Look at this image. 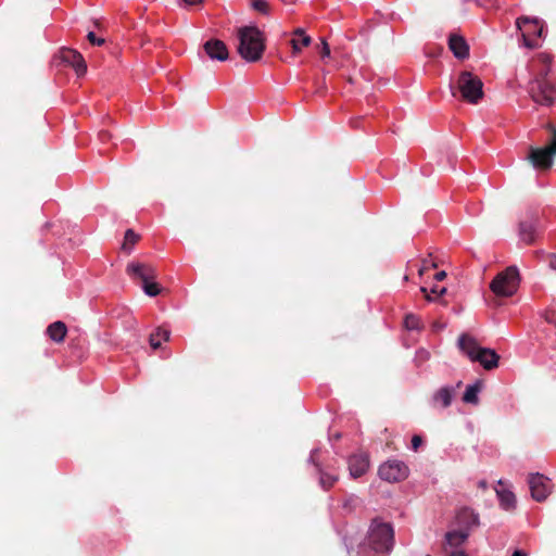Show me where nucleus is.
<instances>
[{
    "instance_id": "obj_24",
    "label": "nucleus",
    "mask_w": 556,
    "mask_h": 556,
    "mask_svg": "<svg viewBox=\"0 0 556 556\" xmlns=\"http://www.w3.org/2000/svg\"><path fill=\"white\" fill-rule=\"evenodd\" d=\"M169 338L170 331L159 327L150 334L149 343L153 350H157L161 348L162 340L168 341Z\"/></svg>"
},
{
    "instance_id": "obj_27",
    "label": "nucleus",
    "mask_w": 556,
    "mask_h": 556,
    "mask_svg": "<svg viewBox=\"0 0 556 556\" xmlns=\"http://www.w3.org/2000/svg\"><path fill=\"white\" fill-rule=\"evenodd\" d=\"M312 42V39L309 36H303L301 38H293L291 40V46L294 53H298L301 51L302 47H307Z\"/></svg>"
},
{
    "instance_id": "obj_15",
    "label": "nucleus",
    "mask_w": 556,
    "mask_h": 556,
    "mask_svg": "<svg viewBox=\"0 0 556 556\" xmlns=\"http://www.w3.org/2000/svg\"><path fill=\"white\" fill-rule=\"evenodd\" d=\"M460 384L462 382H458L456 387L444 386L437 390L431 397L432 406L441 408H447L448 406H451L456 393V388H458Z\"/></svg>"
},
{
    "instance_id": "obj_32",
    "label": "nucleus",
    "mask_w": 556,
    "mask_h": 556,
    "mask_svg": "<svg viewBox=\"0 0 556 556\" xmlns=\"http://www.w3.org/2000/svg\"><path fill=\"white\" fill-rule=\"evenodd\" d=\"M87 39L89 40L90 43H92L94 46H102L104 43V39L97 37L93 31L88 33Z\"/></svg>"
},
{
    "instance_id": "obj_30",
    "label": "nucleus",
    "mask_w": 556,
    "mask_h": 556,
    "mask_svg": "<svg viewBox=\"0 0 556 556\" xmlns=\"http://www.w3.org/2000/svg\"><path fill=\"white\" fill-rule=\"evenodd\" d=\"M430 358V353L426 349H418L415 354L414 362L417 367H420Z\"/></svg>"
},
{
    "instance_id": "obj_14",
    "label": "nucleus",
    "mask_w": 556,
    "mask_h": 556,
    "mask_svg": "<svg viewBox=\"0 0 556 556\" xmlns=\"http://www.w3.org/2000/svg\"><path fill=\"white\" fill-rule=\"evenodd\" d=\"M318 452H319L318 448L312 450L308 462L312 463L316 467V470L318 473V483H319L320 488L323 490L327 491L331 486H333V484L338 481L339 478L337 475L330 473L321 468L319 463L316 460V455L318 454Z\"/></svg>"
},
{
    "instance_id": "obj_42",
    "label": "nucleus",
    "mask_w": 556,
    "mask_h": 556,
    "mask_svg": "<svg viewBox=\"0 0 556 556\" xmlns=\"http://www.w3.org/2000/svg\"><path fill=\"white\" fill-rule=\"evenodd\" d=\"M479 485H480L481 488H485L486 483H485V481H480V482H479Z\"/></svg>"
},
{
    "instance_id": "obj_7",
    "label": "nucleus",
    "mask_w": 556,
    "mask_h": 556,
    "mask_svg": "<svg viewBox=\"0 0 556 556\" xmlns=\"http://www.w3.org/2000/svg\"><path fill=\"white\" fill-rule=\"evenodd\" d=\"M516 28L520 33L526 48L534 49L540 46L544 31V22L538 17L521 16L516 20Z\"/></svg>"
},
{
    "instance_id": "obj_21",
    "label": "nucleus",
    "mask_w": 556,
    "mask_h": 556,
    "mask_svg": "<svg viewBox=\"0 0 556 556\" xmlns=\"http://www.w3.org/2000/svg\"><path fill=\"white\" fill-rule=\"evenodd\" d=\"M500 506L505 510H513L516 507V496L507 489H495Z\"/></svg>"
},
{
    "instance_id": "obj_25",
    "label": "nucleus",
    "mask_w": 556,
    "mask_h": 556,
    "mask_svg": "<svg viewBox=\"0 0 556 556\" xmlns=\"http://www.w3.org/2000/svg\"><path fill=\"white\" fill-rule=\"evenodd\" d=\"M359 505H361V500L356 495L350 494V495H346V497L343 500L342 508L346 513H351Z\"/></svg>"
},
{
    "instance_id": "obj_28",
    "label": "nucleus",
    "mask_w": 556,
    "mask_h": 556,
    "mask_svg": "<svg viewBox=\"0 0 556 556\" xmlns=\"http://www.w3.org/2000/svg\"><path fill=\"white\" fill-rule=\"evenodd\" d=\"M138 239L139 236L135 233L131 229H128L125 232L123 249L130 251L131 247L138 241Z\"/></svg>"
},
{
    "instance_id": "obj_41",
    "label": "nucleus",
    "mask_w": 556,
    "mask_h": 556,
    "mask_svg": "<svg viewBox=\"0 0 556 556\" xmlns=\"http://www.w3.org/2000/svg\"><path fill=\"white\" fill-rule=\"evenodd\" d=\"M345 546H346V548H348V552H349V553H351L352 542H348V541L345 540Z\"/></svg>"
},
{
    "instance_id": "obj_18",
    "label": "nucleus",
    "mask_w": 556,
    "mask_h": 556,
    "mask_svg": "<svg viewBox=\"0 0 556 556\" xmlns=\"http://www.w3.org/2000/svg\"><path fill=\"white\" fill-rule=\"evenodd\" d=\"M469 533L467 530L454 529L445 533L443 548L448 553L451 551L459 549V547L467 541Z\"/></svg>"
},
{
    "instance_id": "obj_6",
    "label": "nucleus",
    "mask_w": 556,
    "mask_h": 556,
    "mask_svg": "<svg viewBox=\"0 0 556 556\" xmlns=\"http://www.w3.org/2000/svg\"><path fill=\"white\" fill-rule=\"evenodd\" d=\"M520 285V274L517 266H508L498 273L490 283V289L497 296L508 298L514 295Z\"/></svg>"
},
{
    "instance_id": "obj_8",
    "label": "nucleus",
    "mask_w": 556,
    "mask_h": 556,
    "mask_svg": "<svg viewBox=\"0 0 556 556\" xmlns=\"http://www.w3.org/2000/svg\"><path fill=\"white\" fill-rule=\"evenodd\" d=\"M127 273L141 279L142 289L147 295L156 296L161 292L159 285L150 281L155 277V273L152 267L140 263H131L127 266Z\"/></svg>"
},
{
    "instance_id": "obj_9",
    "label": "nucleus",
    "mask_w": 556,
    "mask_h": 556,
    "mask_svg": "<svg viewBox=\"0 0 556 556\" xmlns=\"http://www.w3.org/2000/svg\"><path fill=\"white\" fill-rule=\"evenodd\" d=\"M556 154V130H553V140L549 147L538 149L530 148L528 160L535 169H547L553 164V156Z\"/></svg>"
},
{
    "instance_id": "obj_12",
    "label": "nucleus",
    "mask_w": 556,
    "mask_h": 556,
    "mask_svg": "<svg viewBox=\"0 0 556 556\" xmlns=\"http://www.w3.org/2000/svg\"><path fill=\"white\" fill-rule=\"evenodd\" d=\"M528 484L531 492V496L536 502L545 501L551 493V481L547 477H545L542 473L535 472L529 475Z\"/></svg>"
},
{
    "instance_id": "obj_26",
    "label": "nucleus",
    "mask_w": 556,
    "mask_h": 556,
    "mask_svg": "<svg viewBox=\"0 0 556 556\" xmlns=\"http://www.w3.org/2000/svg\"><path fill=\"white\" fill-rule=\"evenodd\" d=\"M420 291L426 295L428 301H432L433 295L437 298L441 296L446 292V289L444 287L433 286L430 290H428L426 287H421Z\"/></svg>"
},
{
    "instance_id": "obj_40",
    "label": "nucleus",
    "mask_w": 556,
    "mask_h": 556,
    "mask_svg": "<svg viewBox=\"0 0 556 556\" xmlns=\"http://www.w3.org/2000/svg\"><path fill=\"white\" fill-rule=\"evenodd\" d=\"M513 556H527V555L521 551H515Z\"/></svg>"
},
{
    "instance_id": "obj_4",
    "label": "nucleus",
    "mask_w": 556,
    "mask_h": 556,
    "mask_svg": "<svg viewBox=\"0 0 556 556\" xmlns=\"http://www.w3.org/2000/svg\"><path fill=\"white\" fill-rule=\"evenodd\" d=\"M458 348L472 362H479L484 369L492 370L498 366L500 356L497 353L488 348H481L476 340L467 334L458 338Z\"/></svg>"
},
{
    "instance_id": "obj_10",
    "label": "nucleus",
    "mask_w": 556,
    "mask_h": 556,
    "mask_svg": "<svg viewBox=\"0 0 556 556\" xmlns=\"http://www.w3.org/2000/svg\"><path fill=\"white\" fill-rule=\"evenodd\" d=\"M408 467L404 462L392 459L379 467V477L388 482H399L408 477Z\"/></svg>"
},
{
    "instance_id": "obj_2",
    "label": "nucleus",
    "mask_w": 556,
    "mask_h": 556,
    "mask_svg": "<svg viewBox=\"0 0 556 556\" xmlns=\"http://www.w3.org/2000/svg\"><path fill=\"white\" fill-rule=\"evenodd\" d=\"M539 60L542 66L529 83V93L535 103L551 106L556 99V87L546 79L551 71V60L547 55H541Z\"/></svg>"
},
{
    "instance_id": "obj_38",
    "label": "nucleus",
    "mask_w": 556,
    "mask_h": 556,
    "mask_svg": "<svg viewBox=\"0 0 556 556\" xmlns=\"http://www.w3.org/2000/svg\"><path fill=\"white\" fill-rule=\"evenodd\" d=\"M445 277H446V273L444 270L437 273L434 276L435 280H438V281L443 280Z\"/></svg>"
},
{
    "instance_id": "obj_36",
    "label": "nucleus",
    "mask_w": 556,
    "mask_h": 556,
    "mask_svg": "<svg viewBox=\"0 0 556 556\" xmlns=\"http://www.w3.org/2000/svg\"><path fill=\"white\" fill-rule=\"evenodd\" d=\"M447 556H468L463 549L450 551Z\"/></svg>"
},
{
    "instance_id": "obj_33",
    "label": "nucleus",
    "mask_w": 556,
    "mask_h": 556,
    "mask_svg": "<svg viewBox=\"0 0 556 556\" xmlns=\"http://www.w3.org/2000/svg\"><path fill=\"white\" fill-rule=\"evenodd\" d=\"M320 55L323 59L330 56V48L326 40H321Z\"/></svg>"
},
{
    "instance_id": "obj_19",
    "label": "nucleus",
    "mask_w": 556,
    "mask_h": 556,
    "mask_svg": "<svg viewBox=\"0 0 556 556\" xmlns=\"http://www.w3.org/2000/svg\"><path fill=\"white\" fill-rule=\"evenodd\" d=\"M448 47L454 56L459 60H465L469 56V46L466 40L456 34H451L448 37Z\"/></svg>"
},
{
    "instance_id": "obj_44",
    "label": "nucleus",
    "mask_w": 556,
    "mask_h": 556,
    "mask_svg": "<svg viewBox=\"0 0 556 556\" xmlns=\"http://www.w3.org/2000/svg\"><path fill=\"white\" fill-rule=\"evenodd\" d=\"M427 556H431V555H427Z\"/></svg>"
},
{
    "instance_id": "obj_29",
    "label": "nucleus",
    "mask_w": 556,
    "mask_h": 556,
    "mask_svg": "<svg viewBox=\"0 0 556 556\" xmlns=\"http://www.w3.org/2000/svg\"><path fill=\"white\" fill-rule=\"evenodd\" d=\"M404 325L408 330H419L421 327L419 318L413 314L406 315Z\"/></svg>"
},
{
    "instance_id": "obj_11",
    "label": "nucleus",
    "mask_w": 556,
    "mask_h": 556,
    "mask_svg": "<svg viewBox=\"0 0 556 556\" xmlns=\"http://www.w3.org/2000/svg\"><path fill=\"white\" fill-rule=\"evenodd\" d=\"M541 229V219L538 213L529 212L519 222V238L522 242L531 244Z\"/></svg>"
},
{
    "instance_id": "obj_23",
    "label": "nucleus",
    "mask_w": 556,
    "mask_h": 556,
    "mask_svg": "<svg viewBox=\"0 0 556 556\" xmlns=\"http://www.w3.org/2000/svg\"><path fill=\"white\" fill-rule=\"evenodd\" d=\"M67 329L64 323L54 321L47 328V333L54 342H62L66 336Z\"/></svg>"
},
{
    "instance_id": "obj_1",
    "label": "nucleus",
    "mask_w": 556,
    "mask_h": 556,
    "mask_svg": "<svg viewBox=\"0 0 556 556\" xmlns=\"http://www.w3.org/2000/svg\"><path fill=\"white\" fill-rule=\"evenodd\" d=\"M394 544V531L389 522L378 518L369 526L366 538L357 545V556H388Z\"/></svg>"
},
{
    "instance_id": "obj_22",
    "label": "nucleus",
    "mask_w": 556,
    "mask_h": 556,
    "mask_svg": "<svg viewBox=\"0 0 556 556\" xmlns=\"http://www.w3.org/2000/svg\"><path fill=\"white\" fill-rule=\"evenodd\" d=\"M482 381L477 380L475 383L467 386L463 395V401L467 404L477 405L479 403V393L482 390Z\"/></svg>"
},
{
    "instance_id": "obj_43",
    "label": "nucleus",
    "mask_w": 556,
    "mask_h": 556,
    "mask_svg": "<svg viewBox=\"0 0 556 556\" xmlns=\"http://www.w3.org/2000/svg\"><path fill=\"white\" fill-rule=\"evenodd\" d=\"M497 484H498V485H503L504 483H503V481H502V480H498V481H497Z\"/></svg>"
},
{
    "instance_id": "obj_3",
    "label": "nucleus",
    "mask_w": 556,
    "mask_h": 556,
    "mask_svg": "<svg viewBox=\"0 0 556 556\" xmlns=\"http://www.w3.org/2000/svg\"><path fill=\"white\" fill-rule=\"evenodd\" d=\"M238 53L247 62H257L265 51L264 34L256 26L238 29Z\"/></svg>"
},
{
    "instance_id": "obj_39",
    "label": "nucleus",
    "mask_w": 556,
    "mask_h": 556,
    "mask_svg": "<svg viewBox=\"0 0 556 556\" xmlns=\"http://www.w3.org/2000/svg\"><path fill=\"white\" fill-rule=\"evenodd\" d=\"M186 4L194 5L201 3L203 0H182Z\"/></svg>"
},
{
    "instance_id": "obj_16",
    "label": "nucleus",
    "mask_w": 556,
    "mask_h": 556,
    "mask_svg": "<svg viewBox=\"0 0 556 556\" xmlns=\"http://www.w3.org/2000/svg\"><path fill=\"white\" fill-rule=\"evenodd\" d=\"M478 523V515L468 507L459 509L455 517V525L457 526V529L467 530L468 533H470V530Z\"/></svg>"
},
{
    "instance_id": "obj_13",
    "label": "nucleus",
    "mask_w": 556,
    "mask_h": 556,
    "mask_svg": "<svg viewBox=\"0 0 556 556\" xmlns=\"http://www.w3.org/2000/svg\"><path fill=\"white\" fill-rule=\"evenodd\" d=\"M60 59L63 63L71 65L78 76L84 75L87 71V65L81 54L70 48H63L60 51Z\"/></svg>"
},
{
    "instance_id": "obj_31",
    "label": "nucleus",
    "mask_w": 556,
    "mask_h": 556,
    "mask_svg": "<svg viewBox=\"0 0 556 556\" xmlns=\"http://www.w3.org/2000/svg\"><path fill=\"white\" fill-rule=\"evenodd\" d=\"M252 7L254 10L267 14L268 12V3L266 0H253Z\"/></svg>"
},
{
    "instance_id": "obj_17",
    "label": "nucleus",
    "mask_w": 556,
    "mask_h": 556,
    "mask_svg": "<svg viewBox=\"0 0 556 556\" xmlns=\"http://www.w3.org/2000/svg\"><path fill=\"white\" fill-rule=\"evenodd\" d=\"M204 51L211 60L226 61L228 49L219 39H210L203 45Z\"/></svg>"
},
{
    "instance_id": "obj_35",
    "label": "nucleus",
    "mask_w": 556,
    "mask_h": 556,
    "mask_svg": "<svg viewBox=\"0 0 556 556\" xmlns=\"http://www.w3.org/2000/svg\"><path fill=\"white\" fill-rule=\"evenodd\" d=\"M547 257L549 268L556 270V254H548Z\"/></svg>"
},
{
    "instance_id": "obj_5",
    "label": "nucleus",
    "mask_w": 556,
    "mask_h": 556,
    "mask_svg": "<svg viewBox=\"0 0 556 556\" xmlns=\"http://www.w3.org/2000/svg\"><path fill=\"white\" fill-rule=\"evenodd\" d=\"M452 96H456V90L460 92L462 99L471 104H477L483 97L482 80L470 72H462L458 75L456 84H450Z\"/></svg>"
},
{
    "instance_id": "obj_37",
    "label": "nucleus",
    "mask_w": 556,
    "mask_h": 556,
    "mask_svg": "<svg viewBox=\"0 0 556 556\" xmlns=\"http://www.w3.org/2000/svg\"><path fill=\"white\" fill-rule=\"evenodd\" d=\"M293 34H294V38H301V37H303V36H307V35L304 33V29H302V28H296V29L294 30V33H293Z\"/></svg>"
},
{
    "instance_id": "obj_20",
    "label": "nucleus",
    "mask_w": 556,
    "mask_h": 556,
    "mask_svg": "<svg viewBox=\"0 0 556 556\" xmlns=\"http://www.w3.org/2000/svg\"><path fill=\"white\" fill-rule=\"evenodd\" d=\"M368 467L369 460L366 454H356L349 458V470L353 478L362 477Z\"/></svg>"
},
{
    "instance_id": "obj_34",
    "label": "nucleus",
    "mask_w": 556,
    "mask_h": 556,
    "mask_svg": "<svg viewBox=\"0 0 556 556\" xmlns=\"http://www.w3.org/2000/svg\"><path fill=\"white\" fill-rule=\"evenodd\" d=\"M422 444V439L420 435L415 434L412 438V448L413 451H417L419 446Z\"/></svg>"
}]
</instances>
